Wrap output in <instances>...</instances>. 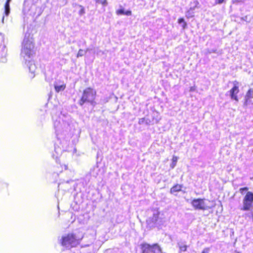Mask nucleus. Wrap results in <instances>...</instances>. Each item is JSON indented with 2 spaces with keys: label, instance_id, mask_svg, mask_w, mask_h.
Here are the masks:
<instances>
[{
  "label": "nucleus",
  "instance_id": "22",
  "mask_svg": "<svg viewBox=\"0 0 253 253\" xmlns=\"http://www.w3.org/2000/svg\"><path fill=\"white\" fill-rule=\"evenodd\" d=\"M225 0H217V1L215 2L216 4H221L223 3L224 1Z\"/></svg>",
  "mask_w": 253,
  "mask_h": 253
},
{
  "label": "nucleus",
  "instance_id": "3",
  "mask_svg": "<svg viewBox=\"0 0 253 253\" xmlns=\"http://www.w3.org/2000/svg\"><path fill=\"white\" fill-rule=\"evenodd\" d=\"M95 95L96 91L94 89L90 88L85 89L84 91L83 95L80 100L81 105H83L85 102H88L92 105H93Z\"/></svg>",
  "mask_w": 253,
  "mask_h": 253
},
{
  "label": "nucleus",
  "instance_id": "1",
  "mask_svg": "<svg viewBox=\"0 0 253 253\" xmlns=\"http://www.w3.org/2000/svg\"><path fill=\"white\" fill-rule=\"evenodd\" d=\"M35 54V44L34 43L33 35L30 33H26L23 42L21 55L25 61V63L28 67L31 75L30 77L33 78L37 69L36 66L33 60Z\"/></svg>",
  "mask_w": 253,
  "mask_h": 253
},
{
  "label": "nucleus",
  "instance_id": "12",
  "mask_svg": "<svg viewBox=\"0 0 253 253\" xmlns=\"http://www.w3.org/2000/svg\"><path fill=\"white\" fill-rule=\"evenodd\" d=\"M178 160V157L175 156H173L172 158V163L170 165V167L171 169H173L176 165L177 162Z\"/></svg>",
  "mask_w": 253,
  "mask_h": 253
},
{
  "label": "nucleus",
  "instance_id": "14",
  "mask_svg": "<svg viewBox=\"0 0 253 253\" xmlns=\"http://www.w3.org/2000/svg\"><path fill=\"white\" fill-rule=\"evenodd\" d=\"M159 212L156 211L153 213V216L152 217V222L155 223L158 220Z\"/></svg>",
  "mask_w": 253,
  "mask_h": 253
},
{
  "label": "nucleus",
  "instance_id": "21",
  "mask_svg": "<svg viewBox=\"0 0 253 253\" xmlns=\"http://www.w3.org/2000/svg\"><path fill=\"white\" fill-rule=\"evenodd\" d=\"M61 169L60 170H59V172H61L63 169H67V166L66 165H64L63 166H61ZM57 172H58V171H57Z\"/></svg>",
  "mask_w": 253,
  "mask_h": 253
},
{
  "label": "nucleus",
  "instance_id": "2",
  "mask_svg": "<svg viewBox=\"0 0 253 253\" xmlns=\"http://www.w3.org/2000/svg\"><path fill=\"white\" fill-rule=\"evenodd\" d=\"M83 236H78L76 234L70 233L63 235L60 239V245L66 249H70L80 244Z\"/></svg>",
  "mask_w": 253,
  "mask_h": 253
},
{
  "label": "nucleus",
  "instance_id": "7",
  "mask_svg": "<svg viewBox=\"0 0 253 253\" xmlns=\"http://www.w3.org/2000/svg\"><path fill=\"white\" fill-rule=\"evenodd\" d=\"M54 87L55 91L59 92L63 91L66 87V84L63 81L60 80H57L54 83Z\"/></svg>",
  "mask_w": 253,
  "mask_h": 253
},
{
  "label": "nucleus",
  "instance_id": "23",
  "mask_svg": "<svg viewBox=\"0 0 253 253\" xmlns=\"http://www.w3.org/2000/svg\"><path fill=\"white\" fill-rule=\"evenodd\" d=\"M103 4H107V2H106V0H104V1H103Z\"/></svg>",
  "mask_w": 253,
  "mask_h": 253
},
{
  "label": "nucleus",
  "instance_id": "26",
  "mask_svg": "<svg viewBox=\"0 0 253 253\" xmlns=\"http://www.w3.org/2000/svg\"><path fill=\"white\" fill-rule=\"evenodd\" d=\"M235 253H240V252H237V251H236V252H235Z\"/></svg>",
  "mask_w": 253,
  "mask_h": 253
},
{
  "label": "nucleus",
  "instance_id": "17",
  "mask_svg": "<svg viewBox=\"0 0 253 253\" xmlns=\"http://www.w3.org/2000/svg\"><path fill=\"white\" fill-rule=\"evenodd\" d=\"M187 246L186 245H181L179 246V249L181 251L185 252L186 251Z\"/></svg>",
  "mask_w": 253,
  "mask_h": 253
},
{
  "label": "nucleus",
  "instance_id": "8",
  "mask_svg": "<svg viewBox=\"0 0 253 253\" xmlns=\"http://www.w3.org/2000/svg\"><path fill=\"white\" fill-rule=\"evenodd\" d=\"M199 4V3L197 0H195L193 2V6H191L186 13V16L187 18H191L194 16V11L196 8L198 7Z\"/></svg>",
  "mask_w": 253,
  "mask_h": 253
},
{
  "label": "nucleus",
  "instance_id": "16",
  "mask_svg": "<svg viewBox=\"0 0 253 253\" xmlns=\"http://www.w3.org/2000/svg\"><path fill=\"white\" fill-rule=\"evenodd\" d=\"M86 50L85 51L82 49H79V50L78 51V52L77 54V57L79 58L80 57H82V56H84L86 53Z\"/></svg>",
  "mask_w": 253,
  "mask_h": 253
},
{
  "label": "nucleus",
  "instance_id": "19",
  "mask_svg": "<svg viewBox=\"0 0 253 253\" xmlns=\"http://www.w3.org/2000/svg\"><path fill=\"white\" fill-rule=\"evenodd\" d=\"M248 190V188L247 187H244V188H241L240 189L239 191L241 192V194H243V192L244 191H247Z\"/></svg>",
  "mask_w": 253,
  "mask_h": 253
},
{
  "label": "nucleus",
  "instance_id": "15",
  "mask_svg": "<svg viewBox=\"0 0 253 253\" xmlns=\"http://www.w3.org/2000/svg\"><path fill=\"white\" fill-rule=\"evenodd\" d=\"M178 22L179 24H181L183 29H185L186 28L187 24L183 18H181L179 19L178 20Z\"/></svg>",
  "mask_w": 253,
  "mask_h": 253
},
{
  "label": "nucleus",
  "instance_id": "9",
  "mask_svg": "<svg viewBox=\"0 0 253 253\" xmlns=\"http://www.w3.org/2000/svg\"><path fill=\"white\" fill-rule=\"evenodd\" d=\"M11 0H7L4 5V13L6 16H8L10 13L9 3Z\"/></svg>",
  "mask_w": 253,
  "mask_h": 253
},
{
  "label": "nucleus",
  "instance_id": "24",
  "mask_svg": "<svg viewBox=\"0 0 253 253\" xmlns=\"http://www.w3.org/2000/svg\"><path fill=\"white\" fill-rule=\"evenodd\" d=\"M23 11L25 13V3H24V7L23 9Z\"/></svg>",
  "mask_w": 253,
  "mask_h": 253
},
{
  "label": "nucleus",
  "instance_id": "11",
  "mask_svg": "<svg viewBox=\"0 0 253 253\" xmlns=\"http://www.w3.org/2000/svg\"><path fill=\"white\" fill-rule=\"evenodd\" d=\"M182 186L181 185L177 184L175 186H173L170 189V193L172 194L174 193L175 192L180 191L181 189Z\"/></svg>",
  "mask_w": 253,
  "mask_h": 253
},
{
  "label": "nucleus",
  "instance_id": "6",
  "mask_svg": "<svg viewBox=\"0 0 253 253\" xmlns=\"http://www.w3.org/2000/svg\"><path fill=\"white\" fill-rule=\"evenodd\" d=\"M233 87L229 91V93L231 99L238 101L237 94L239 92V83L237 81H235L233 82Z\"/></svg>",
  "mask_w": 253,
  "mask_h": 253
},
{
  "label": "nucleus",
  "instance_id": "18",
  "mask_svg": "<svg viewBox=\"0 0 253 253\" xmlns=\"http://www.w3.org/2000/svg\"><path fill=\"white\" fill-rule=\"evenodd\" d=\"M80 7H81V9L79 11V14H80V15H82L85 13V10H84V8L83 6H80Z\"/></svg>",
  "mask_w": 253,
  "mask_h": 253
},
{
  "label": "nucleus",
  "instance_id": "20",
  "mask_svg": "<svg viewBox=\"0 0 253 253\" xmlns=\"http://www.w3.org/2000/svg\"><path fill=\"white\" fill-rule=\"evenodd\" d=\"M209 252H210V249L208 248H207L204 249V250L202 251L201 253H209Z\"/></svg>",
  "mask_w": 253,
  "mask_h": 253
},
{
  "label": "nucleus",
  "instance_id": "25",
  "mask_svg": "<svg viewBox=\"0 0 253 253\" xmlns=\"http://www.w3.org/2000/svg\"><path fill=\"white\" fill-rule=\"evenodd\" d=\"M4 16L2 17V22L3 23H4Z\"/></svg>",
  "mask_w": 253,
  "mask_h": 253
},
{
  "label": "nucleus",
  "instance_id": "13",
  "mask_svg": "<svg viewBox=\"0 0 253 253\" xmlns=\"http://www.w3.org/2000/svg\"><path fill=\"white\" fill-rule=\"evenodd\" d=\"M246 99H249L252 98H253V89H250L248 92H247V94L245 96Z\"/></svg>",
  "mask_w": 253,
  "mask_h": 253
},
{
  "label": "nucleus",
  "instance_id": "10",
  "mask_svg": "<svg viewBox=\"0 0 253 253\" xmlns=\"http://www.w3.org/2000/svg\"><path fill=\"white\" fill-rule=\"evenodd\" d=\"M116 13L118 15L124 14L126 15H130L131 14V12L130 10H127L125 11L124 9L122 8L117 10Z\"/></svg>",
  "mask_w": 253,
  "mask_h": 253
},
{
  "label": "nucleus",
  "instance_id": "4",
  "mask_svg": "<svg viewBox=\"0 0 253 253\" xmlns=\"http://www.w3.org/2000/svg\"><path fill=\"white\" fill-rule=\"evenodd\" d=\"M253 193L248 192L243 199V205L240 210L243 211H250L253 209Z\"/></svg>",
  "mask_w": 253,
  "mask_h": 253
},
{
  "label": "nucleus",
  "instance_id": "5",
  "mask_svg": "<svg viewBox=\"0 0 253 253\" xmlns=\"http://www.w3.org/2000/svg\"><path fill=\"white\" fill-rule=\"evenodd\" d=\"M210 201L205 199H194L191 204L192 206L197 210H206L210 208L209 206Z\"/></svg>",
  "mask_w": 253,
  "mask_h": 253
}]
</instances>
